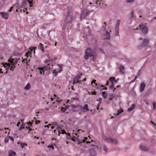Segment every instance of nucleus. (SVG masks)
<instances>
[{"label":"nucleus","mask_w":156,"mask_h":156,"mask_svg":"<svg viewBox=\"0 0 156 156\" xmlns=\"http://www.w3.org/2000/svg\"><path fill=\"white\" fill-rule=\"evenodd\" d=\"M145 86V84L144 83H141L140 87V92H142L144 90Z\"/></svg>","instance_id":"14"},{"label":"nucleus","mask_w":156,"mask_h":156,"mask_svg":"<svg viewBox=\"0 0 156 156\" xmlns=\"http://www.w3.org/2000/svg\"><path fill=\"white\" fill-rule=\"evenodd\" d=\"M60 68V69H62V68L63 66V65L60 64H58L57 65Z\"/></svg>","instance_id":"45"},{"label":"nucleus","mask_w":156,"mask_h":156,"mask_svg":"<svg viewBox=\"0 0 156 156\" xmlns=\"http://www.w3.org/2000/svg\"><path fill=\"white\" fill-rule=\"evenodd\" d=\"M145 103L147 105H149V103L146 101H145Z\"/></svg>","instance_id":"52"},{"label":"nucleus","mask_w":156,"mask_h":156,"mask_svg":"<svg viewBox=\"0 0 156 156\" xmlns=\"http://www.w3.org/2000/svg\"><path fill=\"white\" fill-rule=\"evenodd\" d=\"M58 123L57 122H55L52 123V126H57L56 129L54 131L55 133L58 134V135L59 136L60 134H65L66 135L67 134L63 128V126L62 125L58 126Z\"/></svg>","instance_id":"1"},{"label":"nucleus","mask_w":156,"mask_h":156,"mask_svg":"<svg viewBox=\"0 0 156 156\" xmlns=\"http://www.w3.org/2000/svg\"><path fill=\"white\" fill-rule=\"evenodd\" d=\"M123 112V110L122 109L118 110L117 112V113L114 114V115L115 116H118L119 115L120 113H121L122 112Z\"/></svg>","instance_id":"22"},{"label":"nucleus","mask_w":156,"mask_h":156,"mask_svg":"<svg viewBox=\"0 0 156 156\" xmlns=\"http://www.w3.org/2000/svg\"><path fill=\"white\" fill-rule=\"evenodd\" d=\"M119 27H115V31L116 32V35H118L119 34Z\"/></svg>","instance_id":"33"},{"label":"nucleus","mask_w":156,"mask_h":156,"mask_svg":"<svg viewBox=\"0 0 156 156\" xmlns=\"http://www.w3.org/2000/svg\"><path fill=\"white\" fill-rule=\"evenodd\" d=\"M51 124H49V125H47V126L45 125L44 126V127H47V128H49V126H51Z\"/></svg>","instance_id":"51"},{"label":"nucleus","mask_w":156,"mask_h":156,"mask_svg":"<svg viewBox=\"0 0 156 156\" xmlns=\"http://www.w3.org/2000/svg\"><path fill=\"white\" fill-rule=\"evenodd\" d=\"M89 153L91 156H94L95 155V151L93 149H91L90 150Z\"/></svg>","instance_id":"18"},{"label":"nucleus","mask_w":156,"mask_h":156,"mask_svg":"<svg viewBox=\"0 0 156 156\" xmlns=\"http://www.w3.org/2000/svg\"><path fill=\"white\" fill-rule=\"evenodd\" d=\"M31 87L30 84L29 83H28L26 86L24 87V89L26 90H29Z\"/></svg>","instance_id":"24"},{"label":"nucleus","mask_w":156,"mask_h":156,"mask_svg":"<svg viewBox=\"0 0 156 156\" xmlns=\"http://www.w3.org/2000/svg\"><path fill=\"white\" fill-rule=\"evenodd\" d=\"M102 99V98H99L97 100V101H99V103L100 104H101Z\"/></svg>","instance_id":"43"},{"label":"nucleus","mask_w":156,"mask_h":156,"mask_svg":"<svg viewBox=\"0 0 156 156\" xmlns=\"http://www.w3.org/2000/svg\"><path fill=\"white\" fill-rule=\"evenodd\" d=\"M140 148L142 150L145 151H147V148L143 145H140Z\"/></svg>","instance_id":"28"},{"label":"nucleus","mask_w":156,"mask_h":156,"mask_svg":"<svg viewBox=\"0 0 156 156\" xmlns=\"http://www.w3.org/2000/svg\"><path fill=\"white\" fill-rule=\"evenodd\" d=\"M120 23V20H117L116 27H119V25Z\"/></svg>","instance_id":"34"},{"label":"nucleus","mask_w":156,"mask_h":156,"mask_svg":"<svg viewBox=\"0 0 156 156\" xmlns=\"http://www.w3.org/2000/svg\"><path fill=\"white\" fill-rule=\"evenodd\" d=\"M9 137L8 136L5 139L4 141L5 143H7L9 141Z\"/></svg>","instance_id":"39"},{"label":"nucleus","mask_w":156,"mask_h":156,"mask_svg":"<svg viewBox=\"0 0 156 156\" xmlns=\"http://www.w3.org/2000/svg\"><path fill=\"white\" fill-rule=\"evenodd\" d=\"M26 56L27 57L30 56L31 57V53L30 51H28V52L26 53Z\"/></svg>","instance_id":"37"},{"label":"nucleus","mask_w":156,"mask_h":156,"mask_svg":"<svg viewBox=\"0 0 156 156\" xmlns=\"http://www.w3.org/2000/svg\"><path fill=\"white\" fill-rule=\"evenodd\" d=\"M24 125L23 123V125H21V126H20V128L19 129V130H21L22 129H24Z\"/></svg>","instance_id":"44"},{"label":"nucleus","mask_w":156,"mask_h":156,"mask_svg":"<svg viewBox=\"0 0 156 156\" xmlns=\"http://www.w3.org/2000/svg\"><path fill=\"white\" fill-rule=\"evenodd\" d=\"M110 88L111 90H113V89H114V90L113 91H114L115 90V88H114L113 82H112V85L110 86Z\"/></svg>","instance_id":"32"},{"label":"nucleus","mask_w":156,"mask_h":156,"mask_svg":"<svg viewBox=\"0 0 156 156\" xmlns=\"http://www.w3.org/2000/svg\"><path fill=\"white\" fill-rule=\"evenodd\" d=\"M37 49L36 47H30L29 48V49L30 50V51H33V50H34V52L35 53V50Z\"/></svg>","instance_id":"31"},{"label":"nucleus","mask_w":156,"mask_h":156,"mask_svg":"<svg viewBox=\"0 0 156 156\" xmlns=\"http://www.w3.org/2000/svg\"><path fill=\"white\" fill-rule=\"evenodd\" d=\"M82 75V74L78 75L73 79V85H74L75 84L77 83H80V82L81 81L80 80L79 81L78 80L80 78L81 76Z\"/></svg>","instance_id":"9"},{"label":"nucleus","mask_w":156,"mask_h":156,"mask_svg":"<svg viewBox=\"0 0 156 156\" xmlns=\"http://www.w3.org/2000/svg\"><path fill=\"white\" fill-rule=\"evenodd\" d=\"M9 137V139L11 140L12 141H13L14 140V139L13 137L10 136H8Z\"/></svg>","instance_id":"47"},{"label":"nucleus","mask_w":156,"mask_h":156,"mask_svg":"<svg viewBox=\"0 0 156 156\" xmlns=\"http://www.w3.org/2000/svg\"><path fill=\"white\" fill-rule=\"evenodd\" d=\"M38 49H41L44 48V45H43L41 43H40L38 45Z\"/></svg>","instance_id":"29"},{"label":"nucleus","mask_w":156,"mask_h":156,"mask_svg":"<svg viewBox=\"0 0 156 156\" xmlns=\"http://www.w3.org/2000/svg\"><path fill=\"white\" fill-rule=\"evenodd\" d=\"M40 122V121H37L35 122V124H39Z\"/></svg>","instance_id":"48"},{"label":"nucleus","mask_w":156,"mask_h":156,"mask_svg":"<svg viewBox=\"0 0 156 156\" xmlns=\"http://www.w3.org/2000/svg\"><path fill=\"white\" fill-rule=\"evenodd\" d=\"M114 98V95L113 94H111L109 96V100H112Z\"/></svg>","instance_id":"38"},{"label":"nucleus","mask_w":156,"mask_h":156,"mask_svg":"<svg viewBox=\"0 0 156 156\" xmlns=\"http://www.w3.org/2000/svg\"><path fill=\"white\" fill-rule=\"evenodd\" d=\"M115 80V77H110L109 78V81H110L111 82H112V81Z\"/></svg>","instance_id":"36"},{"label":"nucleus","mask_w":156,"mask_h":156,"mask_svg":"<svg viewBox=\"0 0 156 156\" xmlns=\"http://www.w3.org/2000/svg\"><path fill=\"white\" fill-rule=\"evenodd\" d=\"M80 105H70V107L72 109L74 108H78L79 109Z\"/></svg>","instance_id":"20"},{"label":"nucleus","mask_w":156,"mask_h":156,"mask_svg":"<svg viewBox=\"0 0 156 156\" xmlns=\"http://www.w3.org/2000/svg\"><path fill=\"white\" fill-rule=\"evenodd\" d=\"M72 99H76V100H78V98H73L72 99Z\"/></svg>","instance_id":"58"},{"label":"nucleus","mask_w":156,"mask_h":156,"mask_svg":"<svg viewBox=\"0 0 156 156\" xmlns=\"http://www.w3.org/2000/svg\"><path fill=\"white\" fill-rule=\"evenodd\" d=\"M53 58L46 59L44 61V63L46 64H48L51 63L54 60Z\"/></svg>","instance_id":"19"},{"label":"nucleus","mask_w":156,"mask_h":156,"mask_svg":"<svg viewBox=\"0 0 156 156\" xmlns=\"http://www.w3.org/2000/svg\"><path fill=\"white\" fill-rule=\"evenodd\" d=\"M41 50L43 52L44 51V48H43V49H41Z\"/></svg>","instance_id":"57"},{"label":"nucleus","mask_w":156,"mask_h":156,"mask_svg":"<svg viewBox=\"0 0 156 156\" xmlns=\"http://www.w3.org/2000/svg\"><path fill=\"white\" fill-rule=\"evenodd\" d=\"M10 63L9 64L6 63L4 65V68L6 69L10 68V70L12 71L13 70V67H15V65H16L17 63V60L12 58L11 60H9Z\"/></svg>","instance_id":"2"},{"label":"nucleus","mask_w":156,"mask_h":156,"mask_svg":"<svg viewBox=\"0 0 156 156\" xmlns=\"http://www.w3.org/2000/svg\"><path fill=\"white\" fill-rule=\"evenodd\" d=\"M62 111L65 112V109L64 108L62 109Z\"/></svg>","instance_id":"55"},{"label":"nucleus","mask_w":156,"mask_h":156,"mask_svg":"<svg viewBox=\"0 0 156 156\" xmlns=\"http://www.w3.org/2000/svg\"><path fill=\"white\" fill-rule=\"evenodd\" d=\"M92 94H96V92H92Z\"/></svg>","instance_id":"54"},{"label":"nucleus","mask_w":156,"mask_h":156,"mask_svg":"<svg viewBox=\"0 0 156 156\" xmlns=\"http://www.w3.org/2000/svg\"><path fill=\"white\" fill-rule=\"evenodd\" d=\"M20 124V122H19L17 124V126H19V125Z\"/></svg>","instance_id":"63"},{"label":"nucleus","mask_w":156,"mask_h":156,"mask_svg":"<svg viewBox=\"0 0 156 156\" xmlns=\"http://www.w3.org/2000/svg\"><path fill=\"white\" fill-rule=\"evenodd\" d=\"M149 43V40L147 39H144L141 44L140 46H139L138 48L139 49H140L142 48L147 46Z\"/></svg>","instance_id":"8"},{"label":"nucleus","mask_w":156,"mask_h":156,"mask_svg":"<svg viewBox=\"0 0 156 156\" xmlns=\"http://www.w3.org/2000/svg\"><path fill=\"white\" fill-rule=\"evenodd\" d=\"M90 139L89 138L88 139L87 137H85L83 138V139L82 140H80L78 143V144H81L82 143L86 142L87 144L90 147H94L96 146V143L93 140H91V141H89V140Z\"/></svg>","instance_id":"4"},{"label":"nucleus","mask_w":156,"mask_h":156,"mask_svg":"<svg viewBox=\"0 0 156 156\" xmlns=\"http://www.w3.org/2000/svg\"><path fill=\"white\" fill-rule=\"evenodd\" d=\"M105 140L108 143H111L114 144H117L118 142L117 140L115 139L110 138L106 137Z\"/></svg>","instance_id":"7"},{"label":"nucleus","mask_w":156,"mask_h":156,"mask_svg":"<svg viewBox=\"0 0 156 156\" xmlns=\"http://www.w3.org/2000/svg\"><path fill=\"white\" fill-rule=\"evenodd\" d=\"M96 81V80H93L91 82V85H92V87H97V84L95 82Z\"/></svg>","instance_id":"23"},{"label":"nucleus","mask_w":156,"mask_h":156,"mask_svg":"<svg viewBox=\"0 0 156 156\" xmlns=\"http://www.w3.org/2000/svg\"><path fill=\"white\" fill-rule=\"evenodd\" d=\"M135 107V105L134 104H133L132 105V106L129 108L128 109V111L129 112H131L132 111Z\"/></svg>","instance_id":"21"},{"label":"nucleus","mask_w":156,"mask_h":156,"mask_svg":"<svg viewBox=\"0 0 156 156\" xmlns=\"http://www.w3.org/2000/svg\"><path fill=\"white\" fill-rule=\"evenodd\" d=\"M56 97H57L56 96L55 94L54 95V98H56Z\"/></svg>","instance_id":"62"},{"label":"nucleus","mask_w":156,"mask_h":156,"mask_svg":"<svg viewBox=\"0 0 156 156\" xmlns=\"http://www.w3.org/2000/svg\"><path fill=\"white\" fill-rule=\"evenodd\" d=\"M101 87H103V88H104V87H105V86H104V85H101Z\"/></svg>","instance_id":"61"},{"label":"nucleus","mask_w":156,"mask_h":156,"mask_svg":"<svg viewBox=\"0 0 156 156\" xmlns=\"http://www.w3.org/2000/svg\"><path fill=\"white\" fill-rule=\"evenodd\" d=\"M139 30L144 34H147L148 32L147 27L146 23H141L139 25Z\"/></svg>","instance_id":"6"},{"label":"nucleus","mask_w":156,"mask_h":156,"mask_svg":"<svg viewBox=\"0 0 156 156\" xmlns=\"http://www.w3.org/2000/svg\"><path fill=\"white\" fill-rule=\"evenodd\" d=\"M137 77V76H136V77H135V78H134V80L133 81H135V80H136V78Z\"/></svg>","instance_id":"59"},{"label":"nucleus","mask_w":156,"mask_h":156,"mask_svg":"<svg viewBox=\"0 0 156 156\" xmlns=\"http://www.w3.org/2000/svg\"><path fill=\"white\" fill-rule=\"evenodd\" d=\"M101 104H100L99 103H98V105H97V110L98 109V107H99L100 106V105Z\"/></svg>","instance_id":"49"},{"label":"nucleus","mask_w":156,"mask_h":156,"mask_svg":"<svg viewBox=\"0 0 156 156\" xmlns=\"http://www.w3.org/2000/svg\"><path fill=\"white\" fill-rule=\"evenodd\" d=\"M14 8L13 7H12L9 10V12H11L12 11V10Z\"/></svg>","instance_id":"50"},{"label":"nucleus","mask_w":156,"mask_h":156,"mask_svg":"<svg viewBox=\"0 0 156 156\" xmlns=\"http://www.w3.org/2000/svg\"><path fill=\"white\" fill-rule=\"evenodd\" d=\"M88 105L87 104H85L83 106L80 105L79 109H80L81 112H86L89 110L88 108Z\"/></svg>","instance_id":"11"},{"label":"nucleus","mask_w":156,"mask_h":156,"mask_svg":"<svg viewBox=\"0 0 156 156\" xmlns=\"http://www.w3.org/2000/svg\"><path fill=\"white\" fill-rule=\"evenodd\" d=\"M72 13L70 12H68V15L65 19V21L66 23H70L71 21L72 20Z\"/></svg>","instance_id":"10"},{"label":"nucleus","mask_w":156,"mask_h":156,"mask_svg":"<svg viewBox=\"0 0 156 156\" xmlns=\"http://www.w3.org/2000/svg\"><path fill=\"white\" fill-rule=\"evenodd\" d=\"M103 150L105 152H107L108 148L106 146H104L103 148Z\"/></svg>","instance_id":"42"},{"label":"nucleus","mask_w":156,"mask_h":156,"mask_svg":"<svg viewBox=\"0 0 156 156\" xmlns=\"http://www.w3.org/2000/svg\"><path fill=\"white\" fill-rule=\"evenodd\" d=\"M61 71H62V69H60V70L58 72L56 71V70H54L53 72V73L54 76H56L57 75L58 73H60Z\"/></svg>","instance_id":"26"},{"label":"nucleus","mask_w":156,"mask_h":156,"mask_svg":"<svg viewBox=\"0 0 156 156\" xmlns=\"http://www.w3.org/2000/svg\"><path fill=\"white\" fill-rule=\"evenodd\" d=\"M134 17V16L133 15V12H132L131 13V18H133Z\"/></svg>","instance_id":"46"},{"label":"nucleus","mask_w":156,"mask_h":156,"mask_svg":"<svg viewBox=\"0 0 156 156\" xmlns=\"http://www.w3.org/2000/svg\"><path fill=\"white\" fill-rule=\"evenodd\" d=\"M89 12L86 10H84L83 11L82 13L80 15V19L81 20L83 19L88 15Z\"/></svg>","instance_id":"12"},{"label":"nucleus","mask_w":156,"mask_h":156,"mask_svg":"<svg viewBox=\"0 0 156 156\" xmlns=\"http://www.w3.org/2000/svg\"><path fill=\"white\" fill-rule=\"evenodd\" d=\"M102 96L104 98L106 99L107 98V95L106 94V92L105 91H103L102 92Z\"/></svg>","instance_id":"30"},{"label":"nucleus","mask_w":156,"mask_h":156,"mask_svg":"<svg viewBox=\"0 0 156 156\" xmlns=\"http://www.w3.org/2000/svg\"><path fill=\"white\" fill-rule=\"evenodd\" d=\"M0 14L3 19H7L8 18L9 14L7 13L4 12H0Z\"/></svg>","instance_id":"13"},{"label":"nucleus","mask_w":156,"mask_h":156,"mask_svg":"<svg viewBox=\"0 0 156 156\" xmlns=\"http://www.w3.org/2000/svg\"><path fill=\"white\" fill-rule=\"evenodd\" d=\"M20 146L22 148H23L27 146V144L25 143L20 142Z\"/></svg>","instance_id":"27"},{"label":"nucleus","mask_w":156,"mask_h":156,"mask_svg":"<svg viewBox=\"0 0 156 156\" xmlns=\"http://www.w3.org/2000/svg\"><path fill=\"white\" fill-rule=\"evenodd\" d=\"M9 156H14L16 155V153L15 152L12 150L8 152Z\"/></svg>","instance_id":"17"},{"label":"nucleus","mask_w":156,"mask_h":156,"mask_svg":"<svg viewBox=\"0 0 156 156\" xmlns=\"http://www.w3.org/2000/svg\"><path fill=\"white\" fill-rule=\"evenodd\" d=\"M135 0H126V2L127 3H130L134 2Z\"/></svg>","instance_id":"40"},{"label":"nucleus","mask_w":156,"mask_h":156,"mask_svg":"<svg viewBox=\"0 0 156 156\" xmlns=\"http://www.w3.org/2000/svg\"><path fill=\"white\" fill-rule=\"evenodd\" d=\"M119 69L120 72L122 74H124L125 73V69L124 67L122 65H120L119 66Z\"/></svg>","instance_id":"16"},{"label":"nucleus","mask_w":156,"mask_h":156,"mask_svg":"<svg viewBox=\"0 0 156 156\" xmlns=\"http://www.w3.org/2000/svg\"><path fill=\"white\" fill-rule=\"evenodd\" d=\"M86 79H84L83 80H82V81H86Z\"/></svg>","instance_id":"64"},{"label":"nucleus","mask_w":156,"mask_h":156,"mask_svg":"<svg viewBox=\"0 0 156 156\" xmlns=\"http://www.w3.org/2000/svg\"><path fill=\"white\" fill-rule=\"evenodd\" d=\"M47 147L48 148H51L52 150H53L54 149V147L52 144L48 145Z\"/></svg>","instance_id":"41"},{"label":"nucleus","mask_w":156,"mask_h":156,"mask_svg":"<svg viewBox=\"0 0 156 156\" xmlns=\"http://www.w3.org/2000/svg\"><path fill=\"white\" fill-rule=\"evenodd\" d=\"M18 4L17 3H16L14 6L16 7H17L18 6Z\"/></svg>","instance_id":"53"},{"label":"nucleus","mask_w":156,"mask_h":156,"mask_svg":"<svg viewBox=\"0 0 156 156\" xmlns=\"http://www.w3.org/2000/svg\"><path fill=\"white\" fill-rule=\"evenodd\" d=\"M46 65L43 67H39L38 68V69L39 70L40 73L41 74H42V72L44 75V72L45 71H48L49 70L51 69V66H53V65L50 63L46 64Z\"/></svg>","instance_id":"5"},{"label":"nucleus","mask_w":156,"mask_h":156,"mask_svg":"<svg viewBox=\"0 0 156 156\" xmlns=\"http://www.w3.org/2000/svg\"><path fill=\"white\" fill-rule=\"evenodd\" d=\"M27 2H28L30 4H31L32 3L30 0H23L22 1V5L25 6L26 5Z\"/></svg>","instance_id":"15"},{"label":"nucleus","mask_w":156,"mask_h":156,"mask_svg":"<svg viewBox=\"0 0 156 156\" xmlns=\"http://www.w3.org/2000/svg\"><path fill=\"white\" fill-rule=\"evenodd\" d=\"M20 121L22 122L23 123V121H24V120L23 119H21Z\"/></svg>","instance_id":"60"},{"label":"nucleus","mask_w":156,"mask_h":156,"mask_svg":"<svg viewBox=\"0 0 156 156\" xmlns=\"http://www.w3.org/2000/svg\"><path fill=\"white\" fill-rule=\"evenodd\" d=\"M105 37L106 39H109L110 38V34L107 31L105 35Z\"/></svg>","instance_id":"25"},{"label":"nucleus","mask_w":156,"mask_h":156,"mask_svg":"<svg viewBox=\"0 0 156 156\" xmlns=\"http://www.w3.org/2000/svg\"><path fill=\"white\" fill-rule=\"evenodd\" d=\"M0 73H3V72L2 71V70L1 69H0Z\"/></svg>","instance_id":"56"},{"label":"nucleus","mask_w":156,"mask_h":156,"mask_svg":"<svg viewBox=\"0 0 156 156\" xmlns=\"http://www.w3.org/2000/svg\"><path fill=\"white\" fill-rule=\"evenodd\" d=\"M153 109L154 110H155L156 108V103L155 101H154L153 102Z\"/></svg>","instance_id":"35"},{"label":"nucleus","mask_w":156,"mask_h":156,"mask_svg":"<svg viewBox=\"0 0 156 156\" xmlns=\"http://www.w3.org/2000/svg\"><path fill=\"white\" fill-rule=\"evenodd\" d=\"M85 55L84 56V58L86 59H88L89 57H94L96 55L95 52L93 50L87 48L85 51Z\"/></svg>","instance_id":"3"}]
</instances>
